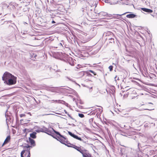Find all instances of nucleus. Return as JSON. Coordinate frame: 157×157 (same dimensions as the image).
<instances>
[{"label":"nucleus","instance_id":"nucleus-1","mask_svg":"<svg viewBox=\"0 0 157 157\" xmlns=\"http://www.w3.org/2000/svg\"><path fill=\"white\" fill-rule=\"evenodd\" d=\"M52 129H53L54 132L57 135H58V136H56L54 134H52V136L53 138L58 140L61 143L65 144L68 147H71V144L67 140L66 138L61 135L59 132L55 131L53 129V128H52Z\"/></svg>","mask_w":157,"mask_h":157},{"label":"nucleus","instance_id":"nucleus-2","mask_svg":"<svg viewBox=\"0 0 157 157\" xmlns=\"http://www.w3.org/2000/svg\"><path fill=\"white\" fill-rule=\"evenodd\" d=\"M23 147L24 150L22 151L21 153V157H24L23 154L26 157H30V147H32L31 146H30V145H27L25 146H23Z\"/></svg>","mask_w":157,"mask_h":157},{"label":"nucleus","instance_id":"nucleus-3","mask_svg":"<svg viewBox=\"0 0 157 157\" xmlns=\"http://www.w3.org/2000/svg\"><path fill=\"white\" fill-rule=\"evenodd\" d=\"M130 83L131 85L130 86L132 87L129 89V92L128 93L129 94L130 97L132 99L136 97L137 96V94L135 90L132 87L133 86L132 85V83L130 82Z\"/></svg>","mask_w":157,"mask_h":157},{"label":"nucleus","instance_id":"nucleus-4","mask_svg":"<svg viewBox=\"0 0 157 157\" xmlns=\"http://www.w3.org/2000/svg\"><path fill=\"white\" fill-rule=\"evenodd\" d=\"M13 75L8 72H5L2 77V80L6 82L11 78Z\"/></svg>","mask_w":157,"mask_h":157},{"label":"nucleus","instance_id":"nucleus-5","mask_svg":"<svg viewBox=\"0 0 157 157\" xmlns=\"http://www.w3.org/2000/svg\"><path fill=\"white\" fill-rule=\"evenodd\" d=\"M16 82L17 78L14 76H13L11 78L9 79L6 82L7 84L8 85H12L15 84L16 83Z\"/></svg>","mask_w":157,"mask_h":157},{"label":"nucleus","instance_id":"nucleus-6","mask_svg":"<svg viewBox=\"0 0 157 157\" xmlns=\"http://www.w3.org/2000/svg\"><path fill=\"white\" fill-rule=\"evenodd\" d=\"M87 152V150L83 149L81 153L82 155V156L83 157H91L90 154Z\"/></svg>","mask_w":157,"mask_h":157},{"label":"nucleus","instance_id":"nucleus-7","mask_svg":"<svg viewBox=\"0 0 157 157\" xmlns=\"http://www.w3.org/2000/svg\"><path fill=\"white\" fill-rule=\"evenodd\" d=\"M71 144V147H72L81 153L82 152V151L83 150L82 149L81 146L78 147L76 145H73L71 144Z\"/></svg>","mask_w":157,"mask_h":157},{"label":"nucleus","instance_id":"nucleus-8","mask_svg":"<svg viewBox=\"0 0 157 157\" xmlns=\"http://www.w3.org/2000/svg\"><path fill=\"white\" fill-rule=\"evenodd\" d=\"M11 139L10 136L9 135L7 136L6 138L5 139V140L3 144L2 145V147H3L4 145L5 144H7L9 142H10Z\"/></svg>","mask_w":157,"mask_h":157},{"label":"nucleus","instance_id":"nucleus-9","mask_svg":"<svg viewBox=\"0 0 157 157\" xmlns=\"http://www.w3.org/2000/svg\"><path fill=\"white\" fill-rule=\"evenodd\" d=\"M68 133L71 136L73 137L74 138H75V139H76L78 140H79L80 141H82V139L81 138V137H78V136L72 133L71 132H68Z\"/></svg>","mask_w":157,"mask_h":157},{"label":"nucleus","instance_id":"nucleus-10","mask_svg":"<svg viewBox=\"0 0 157 157\" xmlns=\"http://www.w3.org/2000/svg\"><path fill=\"white\" fill-rule=\"evenodd\" d=\"M68 133L71 136L73 137L74 138H75V139H76L78 140H79L80 141H82V139L81 138V137H78V136L72 133L71 132H68Z\"/></svg>","mask_w":157,"mask_h":157},{"label":"nucleus","instance_id":"nucleus-11","mask_svg":"<svg viewBox=\"0 0 157 157\" xmlns=\"http://www.w3.org/2000/svg\"><path fill=\"white\" fill-rule=\"evenodd\" d=\"M97 113H101L102 112V108L101 106H99V108H96L95 109Z\"/></svg>","mask_w":157,"mask_h":157},{"label":"nucleus","instance_id":"nucleus-12","mask_svg":"<svg viewBox=\"0 0 157 157\" xmlns=\"http://www.w3.org/2000/svg\"><path fill=\"white\" fill-rule=\"evenodd\" d=\"M141 10L144 12L149 13H151L153 12V10H152L146 8H142Z\"/></svg>","mask_w":157,"mask_h":157},{"label":"nucleus","instance_id":"nucleus-13","mask_svg":"<svg viewBox=\"0 0 157 157\" xmlns=\"http://www.w3.org/2000/svg\"><path fill=\"white\" fill-rule=\"evenodd\" d=\"M45 127L44 126L41 128H39L37 129L36 130V131L37 132H44Z\"/></svg>","mask_w":157,"mask_h":157},{"label":"nucleus","instance_id":"nucleus-14","mask_svg":"<svg viewBox=\"0 0 157 157\" xmlns=\"http://www.w3.org/2000/svg\"><path fill=\"white\" fill-rule=\"evenodd\" d=\"M29 142L32 145L31 146L32 147H33L35 145V142L31 138H29Z\"/></svg>","mask_w":157,"mask_h":157},{"label":"nucleus","instance_id":"nucleus-15","mask_svg":"<svg viewBox=\"0 0 157 157\" xmlns=\"http://www.w3.org/2000/svg\"><path fill=\"white\" fill-rule=\"evenodd\" d=\"M136 15L133 14H128L126 17L128 18H132L135 17Z\"/></svg>","mask_w":157,"mask_h":157},{"label":"nucleus","instance_id":"nucleus-16","mask_svg":"<svg viewBox=\"0 0 157 157\" xmlns=\"http://www.w3.org/2000/svg\"><path fill=\"white\" fill-rule=\"evenodd\" d=\"M36 133L35 132H33V133L30 134V136L33 138H35L36 137Z\"/></svg>","mask_w":157,"mask_h":157},{"label":"nucleus","instance_id":"nucleus-17","mask_svg":"<svg viewBox=\"0 0 157 157\" xmlns=\"http://www.w3.org/2000/svg\"><path fill=\"white\" fill-rule=\"evenodd\" d=\"M44 132L48 135H50L51 134V132L50 130H48V128L45 127Z\"/></svg>","mask_w":157,"mask_h":157},{"label":"nucleus","instance_id":"nucleus-18","mask_svg":"<svg viewBox=\"0 0 157 157\" xmlns=\"http://www.w3.org/2000/svg\"><path fill=\"white\" fill-rule=\"evenodd\" d=\"M115 80L116 82H117L118 81L120 80V79L119 77L116 76L115 78Z\"/></svg>","mask_w":157,"mask_h":157},{"label":"nucleus","instance_id":"nucleus-19","mask_svg":"<svg viewBox=\"0 0 157 157\" xmlns=\"http://www.w3.org/2000/svg\"><path fill=\"white\" fill-rule=\"evenodd\" d=\"M150 125V124L146 123L145 124L144 126L145 128H148V127H149Z\"/></svg>","mask_w":157,"mask_h":157},{"label":"nucleus","instance_id":"nucleus-20","mask_svg":"<svg viewBox=\"0 0 157 157\" xmlns=\"http://www.w3.org/2000/svg\"><path fill=\"white\" fill-rule=\"evenodd\" d=\"M78 115L81 118H83L84 117V114L82 113H78Z\"/></svg>","mask_w":157,"mask_h":157},{"label":"nucleus","instance_id":"nucleus-21","mask_svg":"<svg viewBox=\"0 0 157 157\" xmlns=\"http://www.w3.org/2000/svg\"><path fill=\"white\" fill-rule=\"evenodd\" d=\"M113 67L112 65L110 66L109 67V69L110 71H112V70H113Z\"/></svg>","mask_w":157,"mask_h":157},{"label":"nucleus","instance_id":"nucleus-22","mask_svg":"<svg viewBox=\"0 0 157 157\" xmlns=\"http://www.w3.org/2000/svg\"><path fill=\"white\" fill-rule=\"evenodd\" d=\"M89 71L91 73H92L94 75H96V73L91 70H89Z\"/></svg>","mask_w":157,"mask_h":157},{"label":"nucleus","instance_id":"nucleus-23","mask_svg":"<svg viewBox=\"0 0 157 157\" xmlns=\"http://www.w3.org/2000/svg\"><path fill=\"white\" fill-rule=\"evenodd\" d=\"M26 116L25 114H21L20 115V117H25Z\"/></svg>","mask_w":157,"mask_h":157},{"label":"nucleus","instance_id":"nucleus-24","mask_svg":"<svg viewBox=\"0 0 157 157\" xmlns=\"http://www.w3.org/2000/svg\"><path fill=\"white\" fill-rule=\"evenodd\" d=\"M128 13V12H126V13H123V14H121V15H120V16H121V15H124V14H126V13Z\"/></svg>","mask_w":157,"mask_h":157},{"label":"nucleus","instance_id":"nucleus-25","mask_svg":"<svg viewBox=\"0 0 157 157\" xmlns=\"http://www.w3.org/2000/svg\"><path fill=\"white\" fill-rule=\"evenodd\" d=\"M30 116H31L32 114H31V113L30 112H29L27 113Z\"/></svg>","mask_w":157,"mask_h":157},{"label":"nucleus","instance_id":"nucleus-26","mask_svg":"<svg viewBox=\"0 0 157 157\" xmlns=\"http://www.w3.org/2000/svg\"><path fill=\"white\" fill-rule=\"evenodd\" d=\"M56 23L54 21H52V23Z\"/></svg>","mask_w":157,"mask_h":157},{"label":"nucleus","instance_id":"nucleus-27","mask_svg":"<svg viewBox=\"0 0 157 157\" xmlns=\"http://www.w3.org/2000/svg\"><path fill=\"white\" fill-rule=\"evenodd\" d=\"M26 129H25L24 130V131H25L26 130Z\"/></svg>","mask_w":157,"mask_h":157},{"label":"nucleus","instance_id":"nucleus-28","mask_svg":"<svg viewBox=\"0 0 157 157\" xmlns=\"http://www.w3.org/2000/svg\"><path fill=\"white\" fill-rule=\"evenodd\" d=\"M110 40H114V39H113V38H111V39H110Z\"/></svg>","mask_w":157,"mask_h":157},{"label":"nucleus","instance_id":"nucleus-29","mask_svg":"<svg viewBox=\"0 0 157 157\" xmlns=\"http://www.w3.org/2000/svg\"><path fill=\"white\" fill-rule=\"evenodd\" d=\"M130 87V86H127L126 87V88H127V87Z\"/></svg>","mask_w":157,"mask_h":157},{"label":"nucleus","instance_id":"nucleus-30","mask_svg":"<svg viewBox=\"0 0 157 157\" xmlns=\"http://www.w3.org/2000/svg\"><path fill=\"white\" fill-rule=\"evenodd\" d=\"M148 109V110H152V109Z\"/></svg>","mask_w":157,"mask_h":157},{"label":"nucleus","instance_id":"nucleus-31","mask_svg":"<svg viewBox=\"0 0 157 157\" xmlns=\"http://www.w3.org/2000/svg\"><path fill=\"white\" fill-rule=\"evenodd\" d=\"M149 104H152V103H149Z\"/></svg>","mask_w":157,"mask_h":157},{"label":"nucleus","instance_id":"nucleus-32","mask_svg":"<svg viewBox=\"0 0 157 157\" xmlns=\"http://www.w3.org/2000/svg\"><path fill=\"white\" fill-rule=\"evenodd\" d=\"M23 121V120L22 119V120H20V121Z\"/></svg>","mask_w":157,"mask_h":157}]
</instances>
